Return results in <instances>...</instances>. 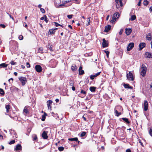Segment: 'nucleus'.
<instances>
[{"instance_id": "f3484780", "label": "nucleus", "mask_w": 152, "mask_h": 152, "mask_svg": "<svg viewBox=\"0 0 152 152\" xmlns=\"http://www.w3.org/2000/svg\"><path fill=\"white\" fill-rule=\"evenodd\" d=\"M5 108L6 109L7 113H8L11 108L9 104H6L5 105Z\"/></svg>"}, {"instance_id": "79ce46f5", "label": "nucleus", "mask_w": 152, "mask_h": 152, "mask_svg": "<svg viewBox=\"0 0 152 152\" xmlns=\"http://www.w3.org/2000/svg\"><path fill=\"white\" fill-rule=\"evenodd\" d=\"M40 10L41 11V12L43 13H44L45 12V10L43 8H40Z\"/></svg>"}, {"instance_id": "6ab92c4d", "label": "nucleus", "mask_w": 152, "mask_h": 152, "mask_svg": "<svg viewBox=\"0 0 152 152\" xmlns=\"http://www.w3.org/2000/svg\"><path fill=\"white\" fill-rule=\"evenodd\" d=\"M68 140L69 141H75L76 142H77L78 143H79L80 141L78 140V138L77 137H75L73 138H69Z\"/></svg>"}, {"instance_id": "4be33fe9", "label": "nucleus", "mask_w": 152, "mask_h": 152, "mask_svg": "<svg viewBox=\"0 0 152 152\" xmlns=\"http://www.w3.org/2000/svg\"><path fill=\"white\" fill-rule=\"evenodd\" d=\"M96 88V87L92 86L90 87L89 89L91 92H93L95 91Z\"/></svg>"}, {"instance_id": "423d86ee", "label": "nucleus", "mask_w": 152, "mask_h": 152, "mask_svg": "<svg viewBox=\"0 0 152 152\" xmlns=\"http://www.w3.org/2000/svg\"><path fill=\"white\" fill-rule=\"evenodd\" d=\"M48 133V131H44L42 133V136L43 138L44 139H48V137L47 135Z\"/></svg>"}, {"instance_id": "3c124183", "label": "nucleus", "mask_w": 152, "mask_h": 152, "mask_svg": "<svg viewBox=\"0 0 152 152\" xmlns=\"http://www.w3.org/2000/svg\"><path fill=\"white\" fill-rule=\"evenodd\" d=\"M0 26L1 27H2L3 28H4L6 27V26H5V25L4 24H0Z\"/></svg>"}, {"instance_id": "c9c22d12", "label": "nucleus", "mask_w": 152, "mask_h": 152, "mask_svg": "<svg viewBox=\"0 0 152 152\" xmlns=\"http://www.w3.org/2000/svg\"><path fill=\"white\" fill-rule=\"evenodd\" d=\"M0 94L2 95H4V90L1 88H0Z\"/></svg>"}, {"instance_id": "dca6fc26", "label": "nucleus", "mask_w": 152, "mask_h": 152, "mask_svg": "<svg viewBox=\"0 0 152 152\" xmlns=\"http://www.w3.org/2000/svg\"><path fill=\"white\" fill-rule=\"evenodd\" d=\"M145 43H140L139 45V47L140 48V50H141L142 49L145 47Z\"/></svg>"}, {"instance_id": "2f4dec72", "label": "nucleus", "mask_w": 152, "mask_h": 152, "mask_svg": "<svg viewBox=\"0 0 152 152\" xmlns=\"http://www.w3.org/2000/svg\"><path fill=\"white\" fill-rule=\"evenodd\" d=\"M136 19V16L135 15H133L131 16V18L129 19L130 20L133 21Z\"/></svg>"}, {"instance_id": "aec40b11", "label": "nucleus", "mask_w": 152, "mask_h": 152, "mask_svg": "<svg viewBox=\"0 0 152 152\" xmlns=\"http://www.w3.org/2000/svg\"><path fill=\"white\" fill-rule=\"evenodd\" d=\"M22 147L20 145L18 144L16 145V148H15V150L16 151L20 150L21 149Z\"/></svg>"}, {"instance_id": "1a4fd4ad", "label": "nucleus", "mask_w": 152, "mask_h": 152, "mask_svg": "<svg viewBox=\"0 0 152 152\" xmlns=\"http://www.w3.org/2000/svg\"><path fill=\"white\" fill-rule=\"evenodd\" d=\"M144 110L146 111L148 109V104L147 101H145L144 102Z\"/></svg>"}, {"instance_id": "72a5a7b5", "label": "nucleus", "mask_w": 152, "mask_h": 152, "mask_svg": "<svg viewBox=\"0 0 152 152\" xmlns=\"http://www.w3.org/2000/svg\"><path fill=\"white\" fill-rule=\"evenodd\" d=\"M115 115L117 116H118L121 115V113L120 112L118 113L117 110H115Z\"/></svg>"}, {"instance_id": "e433bc0d", "label": "nucleus", "mask_w": 152, "mask_h": 152, "mask_svg": "<svg viewBox=\"0 0 152 152\" xmlns=\"http://www.w3.org/2000/svg\"><path fill=\"white\" fill-rule=\"evenodd\" d=\"M64 148L63 147H59L58 148V149L60 151H62L64 150Z\"/></svg>"}, {"instance_id": "6e6d98bb", "label": "nucleus", "mask_w": 152, "mask_h": 152, "mask_svg": "<svg viewBox=\"0 0 152 152\" xmlns=\"http://www.w3.org/2000/svg\"><path fill=\"white\" fill-rule=\"evenodd\" d=\"M90 18H88L89 20H88V22L87 25H89L90 24Z\"/></svg>"}, {"instance_id": "de8ad7c7", "label": "nucleus", "mask_w": 152, "mask_h": 152, "mask_svg": "<svg viewBox=\"0 0 152 152\" xmlns=\"http://www.w3.org/2000/svg\"><path fill=\"white\" fill-rule=\"evenodd\" d=\"M54 23L55 24V26L56 27H57V26H61V24H59L57 23H56V22H54Z\"/></svg>"}, {"instance_id": "774afa93", "label": "nucleus", "mask_w": 152, "mask_h": 152, "mask_svg": "<svg viewBox=\"0 0 152 152\" xmlns=\"http://www.w3.org/2000/svg\"><path fill=\"white\" fill-rule=\"evenodd\" d=\"M14 74L15 76H17V73L16 72H14Z\"/></svg>"}, {"instance_id": "4d7b16f0", "label": "nucleus", "mask_w": 152, "mask_h": 152, "mask_svg": "<svg viewBox=\"0 0 152 152\" xmlns=\"http://www.w3.org/2000/svg\"><path fill=\"white\" fill-rule=\"evenodd\" d=\"M7 14L9 15V16L13 20H14V18H13V17L11 15H10V14H9L8 13Z\"/></svg>"}, {"instance_id": "473e14b6", "label": "nucleus", "mask_w": 152, "mask_h": 152, "mask_svg": "<svg viewBox=\"0 0 152 152\" xmlns=\"http://www.w3.org/2000/svg\"><path fill=\"white\" fill-rule=\"evenodd\" d=\"M0 66L4 68H5L7 67V64H5V63H2L0 64Z\"/></svg>"}, {"instance_id": "20e7f679", "label": "nucleus", "mask_w": 152, "mask_h": 152, "mask_svg": "<svg viewBox=\"0 0 152 152\" xmlns=\"http://www.w3.org/2000/svg\"><path fill=\"white\" fill-rule=\"evenodd\" d=\"M126 77L128 80H134L133 76L132 73L131 72H129L126 75Z\"/></svg>"}, {"instance_id": "9b49d317", "label": "nucleus", "mask_w": 152, "mask_h": 152, "mask_svg": "<svg viewBox=\"0 0 152 152\" xmlns=\"http://www.w3.org/2000/svg\"><path fill=\"white\" fill-rule=\"evenodd\" d=\"M84 73V70L82 69V67L80 66L79 69V74L80 75H81L83 74Z\"/></svg>"}, {"instance_id": "f8f14e48", "label": "nucleus", "mask_w": 152, "mask_h": 152, "mask_svg": "<svg viewBox=\"0 0 152 152\" xmlns=\"http://www.w3.org/2000/svg\"><path fill=\"white\" fill-rule=\"evenodd\" d=\"M111 28V26L110 25H107L105 27V29L104 30V32H107Z\"/></svg>"}, {"instance_id": "e2e57ef3", "label": "nucleus", "mask_w": 152, "mask_h": 152, "mask_svg": "<svg viewBox=\"0 0 152 152\" xmlns=\"http://www.w3.org/2000/svg\"><path fill=\"white\" fill-rule=\"evenodd\" d=\"M72 89L73 91H75V88L74 86H73L72 87Z\"/></svg>"}, {"instance_id": "4c0bfd02", "label": "nucleus", "mask_w": 152, "mask_h": 152, "mask_svg": "<svg viewBox=\"0 0 152 152\" xmlns=\"http://www.w3.org/2000/svg\"><path fill=\"white\" fill-rule=\"evenodd\" d=\"M86 134V132H83L80 134V136L81 137L84 136Z\"/></svg>"}, {"instance_id": "f03ea898", "label": "nucleus", "mask_w": 152, "mask_h": 152, "mask_svg": "<svg viewBox=\"0 0 152 152\" xmlns=\"http://www.w3.org/2000/svg\"><path fill=\"white\" fill-rule=\"evenodd\" d=\"M120 16V15L118 12H115L113 16L112 19L110 21L111 22L113 23L116 20L117 18H118Z\"/></svg>"}, {"instance_id": "5701e85b", "label": "nucleus", "mask_w": 152, "mask_h": 152, "mask_svg": "<svg viewBox=\"0 0 152 152\" xmlns=\"http://www.w3.org/2000/svg\"><path fill=\"white\" fill-rule=\"evenodd\" d=\"M47 106L48 107V109H49V106H50V104L52 103V101L51 100H49L47 101Z\"/></svg>"}, {"instance_id": "a211bd4d", "label": "nucleus", "mask_w": 152, "mask_h": 152, "mask_svg": "<svg viewBox=\"0 0 152 152\" xmlns=\"http://www.w3.org/2000/svg\"><path fill=\"white\" fill-rule=\"evenodd\" d=\"M146 38L149 41H151L152 39L151 35V33H149L146 35Z\"/></svg>"}, {"instance_id": "2eb2a0df", "label": "nucleus", "mask_w": 152, "mask_h": 152, "mask_svg": "<svg viewBox=\"0 0 152 152\" xmlns=\"http://www.w3.org/2000/svg\"><path fill=\"white\" fill-rule=\"evenodd\" d=\"M145 56L146 58H152V54L149 52H146L145 53Z\"/></svg>"}, {"instance_id": "680f3d73", "label": "nucleus", "mask_w": 152, "mask_h": 152, "mask_svg": "<svg viewBox=\"0 0 152 152\" xmlns=\"http://www.w3.org/2000/svg\"><path fill=\"white\" fill-rule=\"evenodd\" d=\"M55 101L56 102H58L59 101V100L58 99H56L55 100Z\"/></svg>"}, {"instance_id": "f704fd0d", "label": "nucleus", "mask_w": 152, "mask_h": 152, "mask_svg": "<svg viewBox=\"0 0 152 152\" xmlns=\"http://www.w3.org/2000/svg\"><path fill=\"white\" fill-rule=\"evenodd\" d=\"M149 2L147 0H144L143 1V4L145 6L147 5L148 4Z\"/></svg>"}, {"instance_id": "ddd939ff", "label": "nucleus", "mask_w": 152, "mask_h": 152, "mask_svg": "<svg viewBox=\"0 0 152 152\" xmlns=\"http://www.w3.org/2000/svg\"><path fill=\"white\" fill-rule=\"evenodd\" d=\"M101 73V72H99L97 73H96L95 75H91L90 76V78L91 80H93L94 78L98 75H99Z\"/></svg>"}, {"instance_id": "338daca9", "label": "nucleus", "mask_w": 152, "mask_h": 152, "mask_svg": "<svg viewBox=\"0 0 152 152\" xmlns=\"http://www.w3.org/2000/svg\"><path fill=\"white\" fill-rule=\"evenodd\" d=\"M45 19V18H44V17H42L41 18V20H43Z\"/></svg>"}, {"instance_id": "7c9ffc66", "label": "nucleus", "mask_w": 152, "mask_h": 152, "mask_svg": "<svg viewBox=\"0 0 152 152\" xmlns=\"http://www.w3.org/2000/svg\"><path fill=\"white\" fill-rule=\"evenodd\" d=\"M122 119L126 122L127 124L130 123V122L129 121L128 119L125 118H123Z\"/></svg>"}, {"instance_id": "cd10ccee", "label": "nucleus", "mask_w": 152, "mask_h": 152, "mask_svg": "<svg viewBox=\"0 0 152 152\" xmlns=\"http://www.w3.org/2000/svg\"><path fill=\"white\" fill-rule=\"evenodd\" d=\"M71 69L72 71H75L77 69V67L75 65H73L71 66Z\"/></svg>"}, {"instance_id": "052dcab7", "label": "nucleus", "mask_w": 152, "mask_h": 152, "mask_svg": "<svg viewBox=\"0 0 152 152\" xmlns=\"http://www.w3.org/2000/svg\"><path fill=\"white\" fill-rule=\"evenodd\" d=\"M149 11L150 12L152 11V6L150 7L149 8Z\"/></svg>"}, {"instance_id": "4468645a", "label": "nucleus", "mask_w": 152, "mask_h": 152, "mask_svg": "<svg viewBox=\"0 0 152 152\" xmlns=\"http://www.w3.org/2000/svg\"><path fill=\"white\" fill-rule=\"evenodd\" d=\"M132 31V30L130 28H126L125 29V32L126 34L127 35H129Z\"/></svg>"}, {"instance_id": "58836bf2", "label": "nucleus", "mask_w": 152, "mask_h": 152, "mask_svg": "<svg viewBox=\"0 0 152 152\" xmlns=\"http://www.w3.org/2000/svg\"><path fill=\"white\" fill-rule=\"evenodd\" d=\"M104 53L106 54L107 56V57H108L109 55V54L110 52L109 51L107 50L104 51Z\"/></svg>"}, {"instance_id": "6e6552de", "label": "nucleus", "mask_w": 152, "mask_h": 152, "mask_svg": "<svg viewBox=\"0 0 152 152\" xmlns=\"http://www.w3.org/2000/svg\"><path fill=\"white\" fill-rule=\"evenodd\" d=\"M103 42L102 43V46L103 48H105L108 46V44L107 41H106L104 39H102Z\"/></svg>"}, {"instance_id": "09e8293b", "label": "nucleus", "mask_w": 152, "mask_h": 152, "mask_svg": "<svg viewBox=\"0 0 152 152\" xmlns=\"http://www.w3.org/2000/svg\"><path fill=\"white\" fill-rule=\"evenodd\" d=\"M48 48L50 49V51L53 50L52 48L51 47V46L50 45H48Z\"/></svg>"}, {"instance_id": "39448f33", "label": "nucleus", "mask_w": 152, "mask_h": 152, "mask_svg": "<svg viewBox=\"0 0 152 152\" xmlns=\"http://www.w3.org/2000/svg\"><path fill=\"white\" fill-rule=\"evenodd\" d=\"M35 69L36 71L38 72H40L42 70L41 66L39 65H36L35 66Z\"/></svg>"}, {"instance_id": "13d9d810", "label": "nucleus", "mask_w": 152, "mask_h": 152, "mask_svg": "<svg viewBox=\"0 0 152 152\" xmlns=\"http://www.w3.org/2000/svg\"><path fill=\"white\" fill-rule=\"evenodd\" d=\"M126 152H131V151L130 149H128L126 150Z\"/></svg>"}, {"instance_id": "f257e3e1", "label": "nucleus", "mask_w": 152, "mask_h": 152, "mask_svg": "<svg viewBox=\"0 0 152 152\" xmlns=\"http://www.w3.org/2000/svg\"><path fill=\"white\" fill-rule=\"evenodd\" d=\"M146 70L147 68L145 66L144 64H142L140 68V74L143 77H145V75Z\"/></svg>"}, {"instance_id": "69168bd1", "label": "nucleus", "mask_w": 152, "mask_h": 152, "mask_svg": "<svg viewBox=\"0 0 152 152\" xmlns=\"http://www.w3.org/2000/svg\"><path fill=\"white\" fill-rule=\"evenodd\" d=\"M42 6L41 4H39L38 6V7L40 9V8H41Z\"/></svg>"}, {"instance_id": "a19ab883", "label": "nucleus", "mask_w": 152, "mask_h": 152, "mask_svg": "<svg viewBox=\"0 0 152 152\" xmlns=\"http://www.w3.org/2000/svg\"><path fill=\"white\" fill-rule=\"evenodd\" d=\"M80 93L81 94H83L84 95H86V92L85 91H84L83 90H81Z\"/></svg>"}, {"instance_id": "8fccbe9b", "label": "nucleus", "mask_w": 152, "mask_h": 152, "mask_svg": "<svg viewBox=\"0 0 152 152\" xmlns=\"http://www.w3.org/2000/svg\"><path fill=\"white\" fill-rule=\"evenodd\" d=\"M149 133L151 136L152 137V129H150Z\"/></svg>"}, {"instance_id": "c03bdc74", "label": "nucleus", "mask_w": 152, "mask_h": 152, "mask_svg": "<svg viewBox=\"0 0 152 152\" xmlns=\"http://www.w3.org/2000/svg\"><path fill=\"white\" fill-rule=\"evenodd\" d=\"M72 15H68L67 17L68 18L70 19L72 18Z\"/></svg>"}, {"instance_id": "0e129e2a", "label": "nucleus", "mask_w": 152, "mask_h": 152, "mask_svg": "<svg viewBox=\"0 0 152 152\" xmlns=\"http://www.w3.org/2000/svg\"><path fill=\"white\" fill-rule=\"evenodd\" d=\"M21 67L23 69H24L25 68V66L23 65H21Z\"/></svg>"}, {"instance_id": "b1692460", "label": "nucleus", "mask_w": 152, "mask_h": 152, "mask_svg": "<svg viewBox=\"0 0 152 152\" xmlns=\"http://www.w3.org/2000/svg\"><path fill=\"white\" fill-rule=\"evenodd\" d=\"M43 49L42 47L40 48H38V52L41 53H43Z\"/></svg>"}, {"instance_id": "c756f323", "label": "nucleus", "mask_w": 152, "mask_h": 152, "mask_svg": "<svg viewBox=\"0 0 152 152\" xmlns=\"http://www.w3.org/2000/svg\"><path fill=\"white\" fill-rule=\"evenodd\" d=\"M47 115V114L46 113H45L44 114L42 115V118L41 119V120L43 121H44L45 119V116Z\"/></svg>"}, {"instance_id": "0eeeda50", "label": "nucleus", "mask_w": 152, "mask_h": 152, "mask_svg": "<svg viewBox=\"0 0 152 152\" xmlns=\"http://www.w3.org/2000/svg\"><path fill=\"white\" fill-rule=\"evenodd\" d=\"M134 46V43H130L128 45L127 47V50L128 51L132 50Z\"/></svg>"}, {"instance_id": "a878e982", "label": "nucleus", "mask_w": 152, "mask_h": 152, "mask_svg": "<svg viewBox=\"0 0 152 152\" xmlns=\"http://www.w3.org/2000/svg\"><path fill=\"white\" fill-rule=\"evenodd\" d=\"M32 137L34 141H36L37 140V137L36 134H34L33 135Z\"/></svg>"}, {"instance_id": "a18cd8bd", "label": "nucleus", "mask_w": 152, "mask_h": 152, "mask_svg": "<svg viewBox=\"0 0 152 152\" xmlns=\"http://www.w3.org/2000/svg\"><path fill=\"white\" fill-rule=\"evenodd\" d=\"M13 79L12 78L9 79L8 80V81L10 83H12V82L13 81Z\"/></svg>"}, {"instance_id": "9d476101", "label": "nucleus", "mask_w": 152, "mask_h": 152, "mask_svg": "<svg viewBox=\"0 0 152 152\" xmlns=\"http://www.w3.org/2000/svg\"><path fill=\"white\" fill-rule=\"evenodd\" d=\"M30 107L28 106H26L24 108L23 112L25 113L26 114H28L29 113V110H28V108Z\"/></svg>"}, {"instance_id": "603ef678", "label": "nucleus", "mask_w": 152, "mask_h": 152, "mask_svg": "<svg viewBox=\"0 0 152 152\" xmlns=\"http://www.w3.org/2000/svg\"><path fill=\"white\" fill-rule=\"evenodd\" d=\"M142 0H140L138 4L137 5L138 6H140L141 5V2L142 1Z\"/></svg>"}, {"instance_id": "c85d7f7f", "label": "nucleus", "mask_w": 152, "mask_h": 152, "mask_svg": "<svg viewBox=\"0 0 152 152\" xmlns=\"http://www.w3.org/2000/svg\"><path fill=\"white\" fill-rule=\"evenodd\" d=\"M115 2L118 4L119 1V0H115ZM119 2L120 4V6L122 7L123 6L122 0H119Z\"/></svg>"}, {"instance_id": "37998d69", "label": "nucleus", "mask_w": 152, "mask_h": 152, "mask_svg": "<svg viewBox=\"0 0 152 152\" xmlns=\"http://www.w3.org/2000/svg\"><path fill=\"white\" fill-rule=\"evenodd\" d=\"M15 140H12L9 143V144L10 145H11V144L14 143H15Z\"/></svg>"}, {"instance_id": "49530a36", "label": "nucleus", "mask_w": 152, "mask_h": 152, "mask_svg": "<svg viewBox=\"0 0 152 152\" xmlns=\"http://www.w3.org/2000/svg\"><path fill=\"white\" fill-rule=\"evenodd\" d=\"M26 66L27 68H29L30 67V65L29 63L27 62L26 63Z\"/></svg>"}, {"instance_id": "bb28decb", "label": "nucleus", "mask_w": 152, "mask_h": 152, "mask_svg": "<svg viewBox=\"0 0 152 152\" xmlns=\"http://www.w3.org/2000/svg\"><path fill=\"white\" fill-rule=\"evenodd\" d=\"M10 133L12 135L13 134V135L12 136L13 137H15V138L17 137V135L16 134L14 130H13L12 132H11Z\"/></svg>"}, {"instance_id": "bf43d9fd", "label": "nucleus", "mask_w": 152, "mask_h": 152, "mask_svg": "<svg viewBox=\"0 0 152 152\" xmlns=\"http://www.w3.org/2000/svg\"><path fill=\"white\" fill-rule=\"evenodd\" d=\"M45 20L46 23H47L48 21V20L47 19V18L46 17L45 15Z\"/></svg>"}, {"instance_id": "ea45409f", "label": "nucleus", "mask_w": 152, "mask_h": 152, "mask_svg": "<svg viewBox=\"0 0 152 152\" xmlns=\"http://www.w3.org/2000/svg\"><path fill=\"white\" fill-rule=\"evenodd\" d=\"M18 38L19 40H21L23 39V37L22 35H20L19 37Z\"/></svg>"}, {"instance_id": "7ed1b4c3", "label": "nucleus", "mask_w": 152, "mask_h": 152, "mask_svg": "<svg viewBox=\"0 0 152 152\" xmlns=\"http://www.w3.org/2000/svg\"><path fill=\"white\" fill-rule=\"evenodd\" d=\"M19 80L22 83V84L23 86H24L27 82V80L26 78L25 77H21L19 78Z\"/></svg>"}, {"instance_id": "393cba45", "label": "nucleus", "mask_w": 152, "mask_h": 152, "mask_svg": "<svg viewBox=\"0 0 152 152\" xmlns=\"http://www.w3.org/2000/svg\"><path fill=\"white\" fill-rule=\"evenodd\" d=\"M55 32V31L54 30H53V29H50L49 30V34H54Z\"/></svg>"}, {"instance_id": "5fc2aeb1", "label": "nucleus", "mask_w": 152, "mask_h": 152, "mask_svg": "<svg viewBox=\"0 0 152 152\" xmlns=\"http://www.w3.org/2000/svg\"><path fill=\"white\" fill-rule=\"evenodd\" d=\"M122 32H123V29H121V30H120V31H119V34L120 35H121L122 34Z\"/></svg>"}, {"instance_id": "412c9836", "label": "nucleus", "mask_w": 152, "mask_h": 152, "mask_svg": "<svg viewBox=\"0 0 152 152\" xmlns=\"http://www.w3.org/2000/svg\"><path fill=\"white\" fill-rule=\"evenodd\" d=\"M124 88H130V89H132V86H129V84H124Z\"/></svg>"}, {"instance_id": "864d4df0", "label": "nucleus", "mask_w": 152, "mask_h": 152, "mask_svg": "<svg viewBox=\"0 0 152 152\" xmlns=\"http://www.w3.org/2000/svg\"><path fill=\"white\" fill-rule=\"evenodd\" d=\"M10 63L12 65H15V64L16 63L15 62L13 61H11Z\"/></svg>"}]
</instances>
